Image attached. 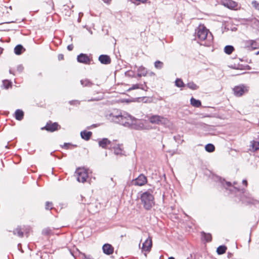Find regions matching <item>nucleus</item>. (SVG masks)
I'll return each mask as SVG.
<instances>
[{"label":"nucleus","instance_id":"f257e3e1","mask_svg":"<svg viewBox=\"0 0 259 259\" xmlns=\"http://www.w3.org/2000/svg\"><path fill=\"white\" fill-rule=\"evenodd\" d=\"M106 118L110 122H115L137 130H148L151 126L146 121L137 119L131 114H107Z\"/></svg>","mask_w":259,"mask_h":259},{"label":"nucleus","instance_id":"f03ea898","mask_svg":"<svg viewBox=\"0 0 259 259\" xmlns=\"http://www.w3.org/2000/svg\"><path fill=\"white\" fill-rule=\"evenodd\" d=\"M196 34L198 38L201 41L202 45L205 46H209L211 45L213 36L204 26H199L198 27Z\"/></svg>","mask_w":259,"mask_h":259},{"label":"nucleus","instance_id":"7ed1b4c3","mask_svg":"<svg viewBox=\"0 0 259 259\" xmlns=\"http://www.w3.org/2000/svg\"><path fill=\"white\" fill-rule=\"evenodd\" d=\"M152 193L153 191L151 190H149L143 193L141 195L142 204L146 210H150L154 204Z\"/></svg>","mask_w":259,"mask_h":259},{"label":"nucleus","instance_id":"20e7f679","mask_svg":"<svg viewBox=\"0 0 259 259\" xmlns=\"http://www.w3.org/2000/svg\"><path fill=\"white\" fill-rule=\"evenodd\" d=\"M219 180L220 183L222 184L223 187H224V188L226 189H229L231 192H244V189H241L236 186L237 185V182H234L233 183V186H232V184L230 182H226L224 179H222L220 178Z\"/></svg>","mask_w":259,"mask_h":259},{"label":"nucleus","instance_id":"39448f33","mask_svg":"<svg viewBox=\"0 0 259 259\" xmlns=\"http://www.w3.org/2000/svg\"><path fill=\"white\" fill-rule=\"evenodd\" d=\"M150 122L153 124H162L165 126L169 125V120L161 116L158 115H152L149 118Z\"/></svg>","mask_w":259,"mask_h":259},{"label":"nucleus","instance_id":"423d86ee","mask_svg":"<svg viewBox=\"0 0 259 259\" xmlns=\"http://www.w3.org/2000/svg\"><path fill=\"white\" fill-rule=\"evenodd\" d=\"M77 176V180L79 182L84 183L88 178V172L84 168H78L75 171Z\"/></svg>","mask_w":259,"mask_h":259},{"label":"nucleus","instance_id":"0eeeda50","mask_svg":"<svg viewBox=\"0 0 259 259\" xmlns=\"http://www.w3.org/2000/svg\"><path fill=\"white\" fill-rule=\"evenodd\" d=\"M152 239L149 237L143 243L142 247V251L145 252L144 254L146 256V253L149 252L152 247Z\"/></svg>","mask_w":259,"mask_h":259},{"label":"nucleus","instance_id":"6e6552de","mask_svg":"<svg viewBox=\"0 0 259 259\" xmlns=\"http://www.w3.org/2000/svg\"><path fill=\"white\" fill-rule=\"evenodd\" d=\"M234 95L237 97L242 96L244 93H247L248 91L247 87L241 85L236 86L233 89Z\"/></svg>","mask_w":259,"mask_h":259},{"label":"nucleus","instance_id":"1a4fd4ad","mask_svg":"<svg viewBox=\"0 0 259 259\" xmlns=\"http://www.w3.org/2000/svg\"><path fill=\"white\" fill-rule=\"evenodd\" d=\"M60 127L59 125L57 122L52 123L51 121H49L47 123L45 126L42 127L41 130H46L47 131L53 132L58 130Z\"/></svg>","mask_w":259,"mask_h":259},{"label":"nucleus","instance_id":"9d476101","mask_svg":"<svg viewBox=\"0 0 259 259\" xmlns=\"http://www.w3.org/2000/svg\"><path fill=\"white\" fill-rule=\"evenodd\" d=\"M147 182V177L143 174L140 175L138 177L135 179L133 182V185L139 186L144 185Z\"/></svg>","mask_w":259,"mask_h":259},{"label":"nucleus","instance_id":"9b49d317","mask_svg":"<svg viewBox=\"0 0 259 259\" xmlns=\"http://www.w3.org/2000/svg\"><path fill=\"white\" fill-rule=\"evenodd\" d=\"M223 5L230 9H235L237 7V4L232 0H223Z\"/></svg>","mask_w":259,"mask_h":259},{"label":"nucleus","instance_id":"f8f14e48","mask_svg":"<svg viewBox=\"0 0 259 259\" xmlns=\"http://www.w3.org/2000/svg\"><path fill=\"white\" fill-rule=\"evenodd\" d=\"M77 60L78 62L86 64H89L91 62V59L89 57L84 54H80L79 55L77 56Z\"/></svg>","mask_w":259,"mask_h":259},{"label":"nucleus","instance_id":"ddd939ff","mask_svg":"<svg viewBox=\"0 0 259 259\" xmlns=\"http://www.w3.org/2000/svg\"><path fill=\"white\" fill-rule=\"evenodd\" d=\"M102 249H103V252L105 254H106L108 255L112 254L113 252V251H114V248L112 246V245L109 244H108V243L105 244L103 246Z\"/></svg>","mask_w":259,"mask_h":259},{"label":"nucleus","instance_id":"4468645a","mask_svg":"<svg viewBox=\"0 0 259 259\" xmlns=\"http://www.w3.org/2000/svg\"><path fill=\"white\" fill-rule=\"evenodd\" d=\"M99 61L104 64H109L111 63L110 57L106 55H101L99 57Z\"/></svg>","mask_w":259,"mask_h":259},{"label":"nucleus","instance_id":"2eb2a0df","mask_svg":"<svg viewBox=\"0 0 259 259\" xmlns=\"http://www.w3.org/2000/svg\"><path fill=\"white\" fill-rule=\"evenodd\" d=\"M111 141L107 138H103L101 140H99L98 143L100 147L102 148H106L107 146L111 144Z\"/></svg>","mask_w":259,"mask_h":259},{"label":"nucleus","instance_id":"dca6fc26","mask_svg":"<svg viewBox=\"0 0 259 259\" xmlns=\"http://www.w3.org/2000/svg\"><path fill=\"white\" fill-rule=\"evenodd\" d=\"M92 135V133L91 132H88L86 131H83L80 133L81 137L86 141L90 140Z\"/></svg>","mask_w":259,"mask_h":259},{"label":"nucleus","instance_id":"f3484780","mask_svg":"<svg viewBox=\"0 0 259 259\" xmlns=\"http://www.w3.org/2000/svg\"><path fill=\"white\" fill-rule=\"evenodd\" d=\"M13 233L14 235H16L21 238L23 237L24 235L22 229L20 226H18L15 229H14L13 231Z\"/></svg>","mask_w":259,"mask_h":259},{"label":"nucleus","instance_id":"a211bd4d","mask_svg":"<svg viewBox=\"0 0 259 259\" xmlns=\"http://www.w3.org/2000/svg\"><path fill=\"white\" fill-rule=\"evenodd\" d=\"M202 238L206 242H210L212 240V236L210 233H205L204 232L201 233Z\"/></svg>","mask_w":259,"mask_h":259},{"label":"nucleus","instance_id":"6ab92c4d","mask_svg":"<svg viewBox=\"0 0 259 259\" xmlns=\"http://www.w3.org/2000/svg\"><path fill=\"white\" fill-rule=\"evenodd\" d=\"M227 249V248L225 245H221L219 246L217 249V252L218 254H223L225 253Z\"/></svg>","mask_w":259,"mask_h":259},{"label":"nucleus","instance_id":"aec40b11","mask_svg":"<svg viewBox=\"0 0 259 259\" xmlns=\"http://www.w3.org/2000/svg\"><path fill=\"white\" fill-rule=\"evenodd\" d=\"M23 50H24V49L22 46L20 45L16 46L14 49V52L16 55H20Z\"/></svg>","mask_w":259,"mask_h":259},{"label":"nucleus","instance_id":"412c9836","mask_svg":"<svg viewBox=\"0 0 259 259\" xmlns=\"http://www.w3.org/2000/svg\"><path fill=\"white\" fill-rule=\"evenodd\" d=\"M191 105L196 107H198L201 106V102L198 100H196L195 99L192 98L191 99Z\"/></svg>","mask_w":259,"mask_h":259},{"label":"nucleus","instance_id":"4be33fe9","mask_svg":"<svg viewBox=\"0 0 259 259\" xmlns=\"http://www.w3.org/2000/svg\"><path fill=\"white\" fill-rule=\"evenodd\" d=\"M234 50V48L232 46H226L224 48V52L227 54H231Z\"/></svg>","mask_w":259,"mask_h":259},{"label":"nucleus","instance_id":"5701e85b","mask_svg":"<svg viewBox=\"0 0 259 259\" xmlns=\"http://www.w3.org/2000/svg\"><path fill=\"white\" fill-rule=\"evenodd\" d=\"M250 146L253 151H256L259 149V142L252 141Z\"/></svg>","mask_w":259,"mask_h":259},{"label":"nucleus","instance_id":"b1692460","mask_svg":"<svg viewBox=\"0 0 259 259\" xmlns=\"http://www.w3.org/2000/svg\"><path fill=\"white\" fill-rule=\"evenodd\" d=\"M81 84L84 87H91L93 84L91 81L88 79H82L80 80Z\"/></svg>","mask_w":259,"mask_h":259},{"label":"nucleus","instance_id":"393cba45","mask_svg":"<svg viewBox=\"0 0 259 259\" xmlns=\"http://www.w3.org/2000/svg\"><path fill=\"white\" fill-rule=\"evenodd\" d=\"M186 86L189 88L190 89H191L192 90H196L198 89V86L195 83H194L193 82H189L187 84Z\"/></svg>","mask_w":259,"mask_h":259},{"label":"nucleus","instance_id":"a878e982","mask_svg":"<svg viewBox=\"0 0 259 259\" xmlns=\"http://www.w3.org/2000/svg\"><path fill=\"white\" fill-rule=\"evenodd\" d=\"M259 48V40L257 39L255 40H252L251 43V50H255Z\"/></svg>","mask_w":259,"mask_h":259},{"label":"nucleus","instance_id":"bb28decb","mask_svg":"<svg viewBox=\"0 0 259 259\" xmlns=\"http://www.w3.org/2000/svg\"><path fill=\"white\" fill-rule=\"evenodd\" d=\"M146 74H147V71L145 68H144L143 67H140L138 69V75L139 76H145V75H146Z\"/></svg>","mask_w":259,"mask_h":259},{"label":"nucleus","instance_id":"cd10ccee","mask_svg":"<svg viewBox=\"0 0 259 259\" xmlns=\"http://www.w3.org/2000/svg\"><path fill=\"white\" fill-rule=\"evenodd\" d=\"M205 150L209 152H212L214 151L215 147L213 145L211 144H208L205 146Z\"/></svg>","mask_w":259,"mask_h":259},{"label":"nucleus","instance_id":"c85d7f7f","mask_svg":"<svg viewBox=\"0 0 259 259\" xmlns=\"http://www.w3.org/2000/svg\"><path fill=\"white\" fill-rule=\"evenodd\" d=\"M175 85L178 88L184 87L185 84L184 83L182 80L180 78H177L175 81Z\"/></svg>","mask_w":259,"mask_h":259},{"label":"nucleus","instance_id":"c756f323","mask_svg":"<svg viewBox=\"0 0 259 259\" xmlns=\"http://www.w3.org/2000/svg\"><path fill=\"white\" fill-rule=\"evenodd\" d=\"M244 47L248 49H251L252 40H247L243 42Z\"/></svg>","mask_w":259,"mask_h":259},{"label":"nucleus","instance_id":"7c9ffc66","mask_svg":"<svg viewBox=\"0 0 259 259\" xmlns=\"http://www.w3.org/2000/svg\"><path fill=\"white\" fill-rule=\"evenodd\" d=\"M114 153L115 154L119 155V154H121L122 150L119 145H118L116 146L115 147H114Z\"/></svg>","mask_w":259,"mask_h":259},{"label":"nucleus","instance_id":"2f4dec72","mask_svg":"<svg viewBox=\"0 0 259 259\" xmlns=\"http://www.w3.org/2000/svg\"><path fill=\"white\" fill-rule=\"evenodd\" d=\"M42 234L45 235H49L52 234V231L49 228H47L42 230Z\"/></svg>","mask_w":259,"mask_h":259},{"label":"nucleus","instance_id":"473e14b6","mask_svg":"<svg viewBox=\"0 0 259 259\" xmlns=\"http://www.w3.org/2000/svg\"><path fill=\"white\" fill-rule=\"evenodd\" d=\"M154 66L157 69H161L163 67V63L160 61H157L155 62Z\"/></svg>","mask_w":259,"mask_h":259},{"label":"nucleus","instance_id":"72a5a7b5","mask_svg":"<svg viewBox=\"0 0 259 259\" xmlns=\"http://www.w3.org/2000/svg\"><path fill=\"white\" fill-rule=\"evenodd\" d=\"M3 85L6 89H8L11 85V82L8 80H4L3 81Z\"/></svg>","mask_w":259,"mask_h":259},{"label":"nucleus","instance_id":"f704fd0d","mask_svg":"<svg viewBox=\"0 0 259 259\" xmlns=\"http://www.w3.org/2000/svg\"><path fill=\"white\" fill-rule=\"evenodd\" d=\"M45 208H46V209H47V210L53 209L52 202H50L49 201L46 202V205H45Z\"/></svg>","mask_w":259,"mask_h":259},{"label":"nucleus","instance_id":"c9c22d12","mask_svg":"<svg viewBox=\"0 0 259 259\" xmlns=\"http://www.w3.org/2000/svg\"><path fill=\"white\" fill-rule=\"evenodd\" d=\"M15 116L16 119L18 120H21L23 118L24 114H13Z\"/></svg>","mask_w":259,"mask_h":259},{"label":"nucleus","instance_id":"e433bc0d","mask_svg":"<svg viewBox=\"0 0 259 259\" xmlns=\"http://www.w3.org/2000/svg\"><path fill=\"white\" fill-rule=\"evenodd\" d=\"M134 1H135V2H133V3L134 4H136V2H138V4H137L138 5L140 3L145 4L147 3V2L148 0H134Z\"/></svg>","mask_w":259,"mask_h":259},{"label":"nucleus","instance_id":"4c0bfd02","mask_svg":"<svg viewBox=\"0 0 259 259\" xmlns=\"http://www.w3.org/2000/svg\"><path fill=\"white\" fill-rule=\"evenodd\" d=\"M140 87H139V85L138 84H134L133 85V86L130 88L128 91H131V90H135V89H139Z\"/></svg>","mask_w":259,"mask_h":259},{"label":"nucleus","instance_id":"58836bf2","mask_svg":"<svg viewBox=\"0 0 259 259\" xmlns=\"http://www.w3.org/2000/svg\"><path fill=\"white\" fill-rule=\"evenodd\" d=\"M69 103L71 105H78L79 104V101L78 100H73L70 101Z\"/></svg>","mask_w":259,"mask_h":259},{"label":"nucleus","instance_id":"ea45409f","mask_svg":"<svg viewBox=\"0 0 259 259\" xmlns=\"http://www.w3.org/2000/svg\"><path fill=\"white\" fill-rule=\"evenodd\" d=\"M73 45H69L67 46V49L69 50V51H72L73 50Z\"/></svg>","mask_w":259,"mask_h":259},{"label":"nucleus","instance_id":"a19ab883","mask_svg":"<svg viewBox=\"0 0 259 259\" xmlns=\"http://www.w3.org/2000/svg\"><path fill=\"white\" fill-rule=\"evenodd\" d=\"M253 4L254 5V6L258 10H259V4L258 3H257L256 2H253Z\"/></svg>","mask_w":259,"mask_h":259},{"label":"nucleus","instance_id":"79ce46f5","mask_svg":"<svg viewBox=\"0 0 259 259\" xmlns=\"http://www.w3.org/2000/svg\"><path fill=\"white\" fill-rule=\"evenodd\" d=\"M15 113L17 114V113H23V111L22 110H21V109H17L15 111Z\"/></svg>","mask_w":259,"mask_h":259},{"label":"nucleus","instance_id":"37998d69","mask_svg":"<svg viewBox=\"0 0 259 259\" xmlns=\"http://www.w3.org/2000/svg\"><path fill=\"white\" fill-rule=\"evenodd\" d=\"M105 3L110 4L111 2V0H102Z\"/></svg>","mask_w":259,"mask_h":259},{"label":"nucleus","instance_id":"c03bdc74","mask_svg":"<svg viewBox=\"0 0 259 259\" xmlns=\"http://www.w3.org/2000/svg\"><path fill=\"white\" fill-rule=\"evenodd\" d=\"M242 183L243 185H244L246 187L247 186V182L246 180H243L242 181Z\"/></svg>","mask_w":259,"mask_h":259},{"label":"nucleus","instance_id":"a18cd8bd","mask_svg":"<svg viewBox=\"0 0 259 259\" xmlns=\"http://www.w3.org/2000/svg\"><path fill=\"white\" fill-rule=\"evenodd\" d=\"M58 59L59 60H62L63 59V55L62 54H60L58 56Z\"/></svg>","mask_w":259,"mask_h":259},{"label":"nucleus","instance_id":"49530a36","mask_svg":"<svg viewBox=\"0 0 259 259\" xmlns=\"http://www.w3.org/2000/svg\"><path fill=\"white\" fill-rule=\"evenodd\" d=\"M64 146V147H65L67 148L68 146V144L65 143Z\"/></svg>","mask_w":259,"mask_h":259},{"label":"nucleus","instance_id":"de8ad7c7","mask_svg":"<svg viewBox=\"0 0 259 259\" xmlns=\"http://www.w3.org/2000/svg\"><path fill=\"white\" fill-rule=\"evenodd\" d=\"M168 259H175V258L172 256H170V257H169Z\"/></svg>","mask_w":259,"mask_h":259},{"label":"nucleus","instance_id":"09e8293b","mask_svg":"<svg viewBox=\"0 0 259 259\" xmlns=\"http://www.w3.org/2000/svg\"><path fill=\"white\" fill-rule=\"evenodd\" d=\"M187 259H192V256L191 255L190 257H188Z\"/></svg>","mask_w":259,"mask_h":259},{"label":"nucleus","instance_id":"8fccbe9b","mask_svg":"<svg viewBox=\"0 0 259 259\" xmlns=\"http://www.w3.org/2000/svg\"><path fill=\"white\" fill-rule=\"evenodd\" d=\"M86 259H94V258L90 257H86Z\"/></svg>","mask_w":259,"mask_h":259},{"label":"nucleus","instance_id":"3c124183","mask_svg":"<svg viewBox=\"0 0 259 259\" xmlns=\"http://www.w3.org/2000/svg\"><path fill=\"white\" fill-rule=\"evenodd\" d=\"M2 50H1V48H0V54L2 53Z\"/></svg>","mask_w":259,"mask_h":259}]
</instances>
